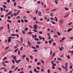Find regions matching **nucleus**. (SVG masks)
Segmentation results:
<instances>
[{
	"label": "nucleus",
	"mask_w": 73,
	"mask_h": 73,
	"mask_svg": "<svg viewBox=\"0 0 73 73\" xmlns=\"http://www.w3.org/2000/svg\"><path fill=\"white\" fill-rule=\"evenodd\" d=\"M72 22H70L68 24V25H72Z\"/></svg>",
	"instance_id": "40"
},
{
	"label": "nucleus",
	"mask_w": 73,
	"mask_h": 73,
	"mask_svg": "<svg viewBox=\"0 0 73 73\" xmlns=\"http://www.w3.org/2000/svg\"><path fill=\"white\" fill-rule=\"evenodd\" d=\"M48 36H49L48 37V39L49 40H50V34H49V33H48Z\"/></svg>",
	"instance_id": "9"
},
{
	"label": "nucleus",
	"mask_w": 73,
	"mask_h": 73,
	"mask_svg": "<svg viewBox=\"0 0 73 73\" xmlns=\"http://www.w3.org/2000/svg\"><path fill=\"white\" fill-rule=\"evenodd\" d=\"M55 52H54L52 55V56H53V57H54V56H55Z\"/></svg>",
	"instance_id": "33"
},
{
	"label": "nucleus",
	"mask_w": 73,
	"mask_h": 73,
	"mask_svg": "<svg viewBox=\"0 0 73 73\" xmlns=\"http://www.w3.org/2000/svg\"><path fill=\"white\" fill-rule=\"evenodd\" d=\"M50 16H53V14L52 13H51L50 14Z\"/></svg>",
	"instance_id": "54"
},
{
	"label": "nucleus",
	"mask_w": 73,
	"mask_h": 73,
	"mask_svg": "<svg viewBox=\"0 0 73 73\" xmlns=\"http://www.w3.org/2000/svg\"><path fill=\"white\" fill-rule=\"evenodd\" d=\"M15 36H17V37H19V35L17 34H15Z\"/></svg>",
	"instance_id": "41"
},
{
	"label": "nucleus",
	"mask_w": 73,
	"mask_h": 73,
	"mask_svg": "<svg viewBox=\"0 0 73 73\" xmlns=\"http://www.w3.org/2000/svg\"><path fill=\"white\" fill-rule=\"evenodd\" d=\"M5 69V68H4V67H2V68H0V69H1V70L2 69Z\"/></svg>",
	"instance_id": "47"
},
{
	"label": "nucleus",
	"mask_w": 73,
	"mask_h": 73,
	"mask_svg": "<svg viewBox=\"0 0 73 73\" xmlns=\"http://www.w3.org/2000/svg\"><path fill=\"white\" fill-rule=\"evenodd\" d=\"M20 10H19L18 11V12H17V15H18V14H19V13H20Z\"/></svg>",
	"instance_id": "39"
},
{
	"label": "nucleus",
	"mask_w": 73,
	"mask_h": 73,
	"mask_svg": "<svg viewBox=\"0 0 73 73\" xmlns=\"http://www.w3.org/2000/svg\"><path fill=\"white\" fill-rule=\"evenodd\" d=\"M37 44H40V42L38 41L37 42Z\"/></svg>",
	"instance_id": "36"
},
{
	"label": "nucleus",
	"mask_w": 73,
	"mask_h": 73,
	"mask_svg": "<svg viewBox=\"0 0 73 73\" xmlns=\"http://www.w3.org/2000/svg\"><path fill=\"white\" fill-rule=\"evenodd\" d=\"M17 7H18V8H20V9H22V7L18 5L17 6Z\"/></svg>",
	"instance_id": "31"
},
{
	"label": "nucleus",
	"mask_w": 73,
	"mask_h": 73,
	"mask_svg": "<svg viewBox=\"0 0 73 73\" xmlns=\"http://www.w3.org/2000/svg\"><path fill=\"white\" fill-rule=\"evenodd\" d=\"M16 4H17L15 2L14 4V6H16Z\"/></svg>",
	"instance_id": "56"
},
{
	"label": "nucleus",
	"mask_w": 73,
	"mask_h": 73,
	"mask_svg": "<svg viewBox=\"0 0 73 73\" xmlns=\"http://www.w3.org/2000/svg\"><path fill=\"white\" fill-rule=\"evenodd\" d=\"M60 42H64V41L62 39H61L60 40Z\"/></svg>",
	"instance_id": "23"
},
{
	"label": "nucleus",
	"mask_w": 73,
	"mask_h": 73,
	"mask_svg": "<svg viewBox=\"0 0 73 73\" xmlns=\"http://www.w3.org/2000/svg\"><path fill=\"white\" fill-rule=\"evenodd\" d=\"M67 58L68 59H69L70 58V56H69V55L68 56H67Z\"/></svg>",
	"instance_id": "64"
},
{
	"label": "nucleus",
	"mask_w": 73,
	"mask_h": 73,
	"mask_svg": "<svg viewBox=\"0 0 73 73\" xmlns=\"http://www.w3.org/2000/svg\"><path fill=\"white\" fill-rule=\"evenodd\" d=\"M50 19L51 20H53L54 21L55 20H54V19L53 18H50Z\"/></svg>",
	"instance_id": "35"
},
{
	"label": "nucleus",
	"mask_w": 73,
	"mask_h": 73,
	"mask_svg": "<svg viewBox=\"0 0 73 73\" xmlns=\"http://www.w3.org/2000/svg\"><path fill=\"white\" fill-rule=\"evenodd\" d=\"M3 8H7V6H6L5 5H3Z\"/></svg>",
	"instance_id": "45"
},
{
	"label": "nucleus",
	"mask_w": 73,
	"mask_h": 73,
	"mask_svg": "<svg viewBox=\"0 0 73 73\" xmlns=\"http://www.w3.org/2000/svg\"><path fill=\"white\" fill-rule=\"evenodd\" d=\"M41 72H44V69H43V68H41Z\"/></svg>",
	"instance_id": "58"
},
{
	"label": "nucleus",
	"mask_w": 73,
	"mask_h": 73,
	"mask_svg": "<svg viewBox=\"0 0 73 73\" xmlns=\"http://www.w3.org/2000/svg\"><path fill=\"white\" fill-rule=\"evenodd\" d=\"M12 13V12L11 11L8 14L9 15H11V14Z\"/></svg>",
	"instance_id": "43"
},
{
	"label": "nucleus",
	"mask_w": 73,
	"mask_h": 73,
	"mask_svg": "<svg viewBox=\"0 0 73 73\" xmlns=\"http://www.w3.org/2000/svg\"><path fill=\"white\" fill-rule=\"evenodd\" d=\"M8 42H11V38H12V36H11L8 37Z\"/></svg>",
	"instance_id": "1"
},
{
	"label": "nucleus",
	"mask_w": 73,
	"mask_h": 73,
	"mask_svg": "<svg viewBox=\"0 0 73 73\" xmlns=\"http://www.w3.org/2000/svg\"><path fill=\"white\" fill-rule=\"evenodd\" d=\"M58 70H62V69L60 67H58Z\"/></svg>",
	"instance_id": "29"
},
{
	"label": "nucleus",
	"mask_w": 73,
	"mask_h": 73,
	"mask_svg": "<svg viewBox=\"0 0 73 73\" xmlns=\"http://www.w3.org/2000/svg\"><path fill=\"white\" fill-rule=\"evenodd\" d=\"M7 21L8 23H12V21H11V20H8V19L7 20Z\"/></svg>",
	"instance_id": "8"
},
{
	"label": "nucleus",
	"mask_w": 73,
	"mask_h": 73,
	"mask_svg": "<svg viewBox=\"0 0 73 73\" xmlns=\"http://www.w3.org/2000/svg\"><path fill=\"white\" fill-rule=\"evenodd\" d=\"M65 37H63V38H62V39L63 40H65Z\"/></svg>",
	"instance_id": "60"
},
{
	"label": "nucleus",
	"mask_w": 73,
	"mask_h": 73,
	"mask_svg": "<svg viewBox=\"0 0 73 73\" xmlns=\"http://www.w3.org/2000/svg\"><path fill=\"white\" fill-rule=\"evenodd\" d=\"M58 10V9L57 8H55V9H52V12H53V11H56V10Z\"/></svg>",
	"instance_id": "10"
},
{
	"label": "nucleus",
	"mask_w": 73,
	"mask_h": 73,
	"mask_svg": "<svg viewBox=\"0 0 73 73\" xmlns=\"http://www.w3.org/2000/svg\"><path fill=\"white\" fill-rule=\"evenodd\" d=\"M30 57L31 60H33V56L32 55H30Z\"/></svg>",
	"instance_id": "13"
},
{
	"label": "nucleus",
	"mask_w": 73,
	"mask_h": 73,
	"mask_svg": "<svg viewBox=\"0 0 73 73\" xmlns=\"http://www.w3.org/2000/svg\"><path fill=\"white\" fill-rule=\"evenodd\" d=\"M62 67L64 69H66V72H67L68 71V68H66L65 67L63 66H62Z\"/></svg>",
	"instance_id": "6"
},
{
	"label": "nucleus",
	"mask_w": 73,
	"mask_h": 73,
	"mask_svg": "<svg viewBox=\"0 0 73 73\" xmlns=\"http://www.w3.org/2000/svg\"><path fill=\"white\" fill-rule=\"evenodd\" d=\"M32 37L33 38H35V37H37V35H35V36L33 35Z\"/></svg>",
	"instance_id": "16"
},
{
	"label": "nucleus",
	"mask_w": 73,
	"mask_h": 73,
	"mask_svg": "<svg viewBox=\"0 0 73 73\" xmlns=\"http://www.w3.org/2000/svg\"><path fill=\"white\" fill-rule=\"evenodd\" d=\"M55 2L56 3V4H58V2L57 1H55Z\"/></svg>",
	"instance_id": "51"
},
{
	"label": "nucleus",
	"mask_w": 73,
	"mask_h": 73,
	"mask_svg": "<svg viewBox=\"0 0 73 73\" xmlns=\"http://www.w3.org/2000/svg\"><path fill=\"white\" fill-rule=\"evenodd\" d=\"M31 48H33V49H36V47L33 46H32L31 47Z\"/></svg>",
	"instance_id": "26"
},
{
	"label": "nucleus",
	"mask_w": 73,
	"mask_h": 73,
	"mask_svg": "<svg viewBox=\"0 0 73 73\" xmlns=\"http://www.w3.org/2000/svg\"><path fill=\"white\" fill-rule=\"evenodd\" d=\"M7 58L6 57H4L3 59V61H5V60H6V59H7Z\"/></svg>",
	"instance_id": "34"
},
{
	"label": "nucleus",
	"mask_w": 73,
	"mask_h": 73,
	"mask_svg": "<svg viewBox=\"0 0 73 73\" xmlns=\"http://www.w3.org/2000/svg\"><path fill=\"white\" fill-rule=\"evenodd\" d=\"M68 52H69L70 54H72V55L73 54V50L72 51H70V50H69L68 51Z\"/></svg>",
	"instance_id": "4"
},
{
	"label": "nucleus",
	"mask_w": 73,
	"mask_h": 73,
	"mask_svg": "<svg viewBox=\"0 0 73 73\" xmlns=\"http://www.w3.org/2000/svg\"><path fill=\"white\" fill-rule=\"evenodd\" d=\"M55 19L56 20V21H58V19H57V18L56 17H55Z\"/></svg>",
	"instance_id": "17"
},
{
	"label": "nucleus",
	"mask_w": 73,
	"mask_h": 73,
	"mask_svg": "<svg viewBox=\"0 0 73 73\" xmlns=\"http://www.w3.org/2000/svg\"><path fill=\"white\" fill-rule=\"evenodd\" d=\"M52 23L53 24H56V23H55V22L53 21H52Z\"/></svg>",
	"instance_id": "55"
},
{
	"label": "nucleus",
	"mask_w": 73,
	"mask_h": 73,
	"mask_svg": "<svg viewBox=\"0 0 73 73\" xmlns=\"http://www.w3.org/2000/svg\"><path fill=\"white\" fill-rule=\"evenodd\" d=\"M38 15L39 16H41V12L39 11L38 12Z\"/></svg>",
	"instance_id": "7"
},
{
	"label": "nucleus",
	"mask_w": 73,
	"mask_h": 73,
	"mask_svg": "<svg viewBox=\"0 0 73 73\" xmlns=\"http://www.w3.org/2000/svg\"><path fill=\"white\" fill-rule=\"evenodd\" d=\"M9 48V46H7L5 48V50H7Z\"/></svg>",
	"instance_id": "19"
},
{
	"label": "nucleus",
	"mask_w": 73,
	"mask_h": 73,
	"mask_svg": "<svg viewBox=\"0 0 73 73\" xmlns=\"http://www.w3.org/2000/svg\"><path fill=\"white\" fill-rule=\"evenodd\" d=\"M53 37H58V36H57V35H55L53 36Z\"/></svg>",
	"instance_id": "22"
},
{
	"label": "nucleus",
	"mask_w": 73,
	"mask_h": 73,
	"mask_svg": "<svg viewBox=\"0 0 73 73\" xmlns=\"http://www.w3.org/2000/svg\"><path fill=\"white\" fill-rule=\"evenodd\" d=\"M27 42L28 43V45H29V46L31 47V46H32V43H31V42H29V41H28Z\"/></svg>",
	"instance_id": "2"
},
{
	"label": "nucleus",
	"mask_w": 73,
	"mask_h": 73,
	"mask_svg": "<svg viewBox=\"0 0 73 73\" xmlns=\"http://www.w3.org/2000/svg\"><path fill=\"white\" fill-rule=\"evenodd\" d=\"M26 19V17L25 16H23V19Z\"/></svg>",
	"instance_id": "63"
},
{
	"label": "nucleus",
	"mask_w": 73,
	"mask_h": 73,
	"mask_svg": "<svg viewBox=\"0 0 73 73\" xmlns=\"http://www.w3.org/2000/svg\"><path fill=\"white\" fill-rule=\"evenodd\" d=\"M7 28L8 29H9V24H8L7 25Z\"/></svg>",
	"instance_id": "32"
},
{
	"label": "nucleus",
	"mask_w": 73,
	"mask_h": 73,
	"mask_svg": "<svg viewBox=\"0 0 73 73\" xmlns=\"http://www.w3.org/2000/svg\"><path fill=\"white\" fill-rule=\"evenodd\" d=\"M36 47L37 49H38V48H39V46L38 45H37L36 46Z\"/></svg>",
	"instance_id": "25"
},
{
	"label": "nucleus",
	"mask_w": 73,
	"mask_h": 73,
	"mask_svg": "<svg viewBox=\"0 0 73 73\" xmlns=\"http://www.w3.org/2000/svg\"><path fill=\"white\" fill-rule=\"evenodd\" d=\"M35 62H37V59H35Z\"/></svg>",
	"instance_id": "52"
},
{
	"label": "nucleus",
	"mask_w": 73,
	"mask_h": 73,
	"mask_svg": "<svg viewBox=\"0 0 73 73\" xmlns=\"http://www.w3.org/2000/svg\"><path fill=\"white\" fill-rule=\"evenodd\" d=\"M33 31L34 32H37V30H33Z\"/></svg>",
	"instance_id": "48"
},
{
	"label": "nucleus",
	"mask_w": 73,
	"mask_h": 73,
	"mask_svg": "<svg viewBox=\"0 0 73 73\" xmlns=\"http://www.w3.org/2000/svg\"><path fill=\"white\" fill-rule=\"evenodd\" d=\"M11 36H16V34H11Z\"/></svg>",
	"instance_id": "28"
},
{
	"label": "nucleus",
	"mask_w": 73,
	"mask_h": 73,
	"mask_svg": "<svg viewBox=\"0 0 73 73\" xmlns=\"http://www.w3.org/2000/svg\"><path fill=\"white\" fill-rule=\"evenodd\" d=\"M2 63V65H5V62H3Z\"/></svg>",
	"instance_id": "62"
},
{
	"label": "nucleus",
	"mask_w": 73,
	"mask_h": 73,
	"mask_svg": "<svg viewBox=\"0 0 73 73\" xmlns=\"http://www.w3.org/2000/svg\"><path fill=\"white\" fill-rule=\"evenodd\" d=\"M28 28L27 27H26L25 29V31H27V30H28Z\"/></svg>",
	"instance_id": "42"
},
{
	"label": "nucleus",
	"mask_w": 73,
	"mask_h": 73,
	"mask_svg": "<svg viewBox=\"0 0 73 73\" xmlns=\"http://www.w3.org/2000/svg\"><path fill=\"white\" fill-rule=\"evenodd\" d=\"M36 71H37V69L36 68H35L34 69V71L35 72H36Z\"/></svg>",
	"instance_id": "46"
},
{
	"label": "nucleus",
	"mask_w": 73,
	"mask_h": 73,
	"mask_svg": "<svg viewBox=\"0 0 73 73\" xmlns=\"http://www.w3.org/2000/svg\"><path fill=\"white\" fill-rule=\"evenodd\" d=\"M29 35H31L32 33V32H29L28 33Z\"/></svg>",
	"instance_id": "50"
},
{
	"label": "nucleus",
	"mask_w": 73,
	"mask_h": 73,
	"mask_svg": "<svg viewBox=\"0 0 73 73\" xmlns=\"http://www.w3.org/2000/svg\"><path fill=\"white\" fill-rule=\"evenodd\" d=\"M39 33L40 34H42V31H39Z\"/></svg>",
	"instance_id": "59"
},
{
	"label": "nucleus",
	"mask_w": 73,
	"mask_h": 73,
	"mask_svg": "<svg viewBox=\"0 0 73 73\" xmlns=\"http://www.w3.org/2000/svg\"><path fill=\"white\" fill-rule=\"evenodd\" d=\"M23 46H22L20 48V50L21 51H22L23 50Z\"/></svg>",
	"instance_id": "21"
},
{
	"label": "nucleus",
	"mask_w": 73,
	"mask_h": 73,
	"mask_svg": "<svg viewBox=\"0 0 73 73\" xmlns=\"http://www.w3.org/2000/svg\"><path fill=\"white\" fill-rule=\"evenodd\" d=\"M35 41H39V39L37 38H35Z\"/></svg>",
	"instance_id": "18"
},
{
	"label": "nucleus",
	"mask_w": 73,
	"mask_h": 73,
	"mask_svg": "<svg viewBox=\"0 0 73 73\" xmlns=\"http://www.w3.org/2000/svg\"><path fill=\"white\" fill-rule=\"evenodd\" d=\"M18 53L19 55H20V50H18Z\"/></svg>",
	"instance_id": "38"
},
{
	"label": "nucleus",
	"mask_w": 73,
	"mask_h": 73,
	"mask_svg": "<svg viewBox=\"0 0 73 73\" xmlns=\"http://www.w3.org/2000/svg\"><path fill=\"white\" fill-rule=\"evenodd\" d=\"M16 15H17V13H15L14 14V16H16Z\"/></svg>",
	"instance_id": "61"
},
{
	"label": "nucleus",
	"mask_w": 73,
	"mask_h": 73,
	"mask_svg": "<svg viewBox=\"0 0 73 73\" xmlns=\"http://www.w3.org/2000/svg\"><path fill=\"white\" fill-rule=\"evenodd\" d=\"M41 62H42V64H44V60H41Z\"/></svg>",
	"instance_id": "37"
},
{
	"label": "nucleus",
	"mask_w": 73,
	"mask_h": 73,
	"mask_svg": "<svg viewBox=\"0 0 73 73\" xmlns=\"http://www.w3.org/2000/svg\"><path fill=\"white\" fill-rule=\"evenodd\" d=\"M24 21L26 23H28V21L26 19H25Z\"/></svg>",
	"instance_id": "57"
},
{
	"label": "nucleus",
	"mask_w": 73,
	"mask_h": 73,
	"mask_svg": "<svg viewBox=\"0 0 73 73\" xmlns=\"http://www.w3.org/2000/svg\"><path fill=\"white\" fill-rule=\"evenodd\" d=\"M36 64L37 65H41V63L40 62H38L36 63Z\"/></svg>",
	"instance_id": "27"
},
{
	"label": "nucleus",
	"mask_w": 73,
	"mask_h": 73,
	"mask_svg": "<svg viewBox=\"0 0 73 73\" xmlns=\"http://www.w3.org/2000/svg\"><path fill=\"white\" fill-rule=\"evenodd\" d=\"M21 42H22V43H23V38L21 37Z\"/></svg>",
	"instance_id": "14"
},
{
	"label": "nucleus",
	"mask_w": 73,
	"mask_h": 73,
	"mask_svg": "<svg viewBox=\"0 0 73 73\" xmlns=\"http://www.w3.org/2000/svg\"><path fill=\"white\" fill-rule=\"evenodd\" d=\"M42 39H43V41H45V38H44V37H42Z\"/></svg>",
	"instance_id": "53"
},
{
	"label": "nucleus",
	"mask_w": 73,
	"mask_h": 73,
	"mask_svg": "<svg viewBox=\"0 0 73 73\" xmlns=\"http://www.w3.org/2000/svg\"><path fill=\"white\" fill-rule=\"evenodd\" d=\"M17 50H18V49H16L14 51V52H17Z\"/></svg>",
	"instance_id": "49"
},
{
	"label": "nucleus",
	"mask_w": 73,
	"mask_h": 73,
	"mask_svg": "<svg viewBox=\"0 0 73 73\" xmlns=\"http://www.w3.org/2000/svg\"><path fill=\"white\" fill-rule=\"evenodd\" d=\"M17 69H18V67H17L14 69V71H16V70Z\"/></svg>",
	"instance_id": "20"
},
{
	"label": "nucleus",
	"mask_w": 73,
	"mask_h": 73,
	"mask_svg": "<svg viewBox=\"0 0 73 73\" xmlns=\"http://www.w3.org/2000/svg\"><path fill=\"white\" fill-rule=\"evenodd\" d=\"M21 61V60H15V61L16 62V63H17L18 64L19 62H20V61Z\"/></svg>",
	"instance_id": "3"
},
{
	"label": "nucleus",
	"mask_w": 73,
	"mask_h": 73,
	"mask_svg": "<svg viewBox=\"0 0 73 73\" xmlns=\"http://www.w3.org/2000/svg\"><path fill=\"white\" fill-rule=\"evenodd\" d=\"M59 48L60 50V51H61L62 52V48H61L59 47Z\"/></svg>",
	"instance_id": "44"
},
{
	"label": "nucleus",
	"mask_w": 73,
	"mask_h": 73,
	"mask_svg": "<svg viewBox=\"0 0 73 73\" xmlns=\"http://www.w3.org/2000/svg\"><path fill=\"white\" fill-rule=\"evenodd\" d=\"M72 28H70L69 29H68V30H67V32H70V31H72Z\"/></svg>",
	"instance_id": "12"
},
{
	"label": "nucleus",
	"mask_w": 73,
	"mask_h": 73,
	"mask_svg": "<svg viewBox=\"0 0 73 73\" xmlns=\"http://www.w3.org/2000/svg\"><path fill=\"white\" fill-rule=\"evenodd\" d=\"M37 27H38V26H37V25H34V28H35L36 29V28H37Z\"/></svg>",
	"instance_id": "5"
},
{
	"label": "nucleus",
	"mask_w": 73,
	"mask_h": 73,
	"mask_svg": "<svg viewBox=\"0 0 73 73\" xmlns=\"http://www.w3.org/2000/svg\"><path fill=\"white\" fill-rule=\"evenodd\" d=\"M57 34L59 36H60V35L61 34V33H59V32H58Z\"/></svg>",
	"instance_id": "30"
},
{
	"label": "nucleus",
	"mask_w": 73,
	"mask_h": 73,
	"mask_svg": "<svg viewBox=\"0 0 73 73\" xmlns=\"http://www.w3.org/2000/svg\"><path fill=\"white\" fill-rule=\"evenodd\" d=\"M26 60L28 62H29V58L28 57L26 58Z\"/></svg>",
	"instance_id": "15"
},
{
	"label": "nucleus",
	"mask_w": 73,
	"mask_h": 73,
	"mask_svg": "<svg viewBox=\"0 0 73 73\" xmlns=\"http://www.w3.org/2000/svg\"><path fill=\"white\" fill-rule=\"evenodd\" d=\"M18 44H17V45H16L14 46V48L16 49V48H18Z\"/></svg>",
	"instance_id": "11"
},
{
	"label": "nucleus",
	"mask_w": 73,
	"mask_h": 73,
	"mask_svg": "<svg viewBox=\"0 0 73 73\" xmlns=\"http://www.w3.org/2000/svg\"><path fill=\"white\" fill-rule=\"evenodd\" d=\"M47 72L48 73H50V70L49 69L48 70Z\"/></svg>",
	"instance_id": "24"
}]
</instances>
